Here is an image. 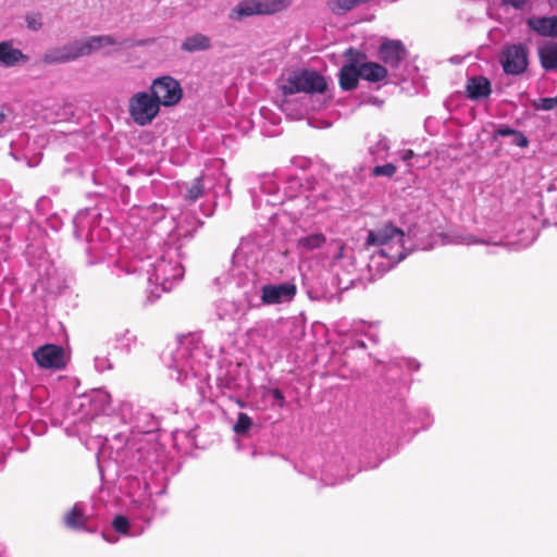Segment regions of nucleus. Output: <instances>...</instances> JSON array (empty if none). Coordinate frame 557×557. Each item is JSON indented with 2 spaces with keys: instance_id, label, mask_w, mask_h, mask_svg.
<instances>
[{
  "instance_id": "nucleus-32",
  "label": "nucleus",
  "mask_w": 557,
  "mask_h": 557,
  "mask_svg": "<svg viewBox=\"0 0 557 557\" xmlns=\"http://www.w3.org/2000/svg\"><path fill=\"white\" fill-rule=\"evenodd\" d=\"M216 310L220 319H225L227 317H231L232 313L236 312L235 305L224 299L218 304Z\"/></svg>"
},
{
  "instance_id": "nucleus-27",
  "label": "nucleus",
  "mask_w": 557,
  "mask_h": 557,
  "mask_svg": "<svg viewBox=\"0 0 557 557\" xmlns=\"http://www.w3.org/2000/svg\"><path fill=\"white\" fill-rule=\"evenodd\" d=\"M112 527L116 533L125 536H136L143 532V530L133 532L128 518L123 515L114 517L112 520Z\"/></svg>"
},
{
  "instance_id": "nucleus-24",
  "label": "nucleus",
  "mask_w": 557,
  "mask_h": 557,
  "mask_svg": "<svg viewBox=\"0 0 557 557\" xmlns=\"http://www.w3.org/2000/svg\"><path fill=\"white\" fill-rule=\"evenodd\" d=\"M158 426V422L154 417L146 411L138 412L136 416L137 437H141L147 444L148 442L143 437L144 434H149L154 431Z\"/></svg>"
},
{
  "instance_id": "nucleus-46",
  "label": "nucleus",
  "mask_w": 557,
  "mask_h": 557,
  "mask_svg": "<svg viewBox=\"0 0 557 557\" xmlns=\"http://www.w3.org/2000/svg\"><path fill=\"white\" fill-rule=\"evenodd\" d=\"M102 537L104 541H107L109 543H115L117 541V537L110 536L106 533H102Z\"/></svg>"
},
{
  "instance_id": "nucleus-25",
  "label": "nucleus",
  "mask_w": 557,
  "mask_h": 557,
  "mask_svg": "<svg viewBox=\"0 0 557 557\" xmlns=\"http://www.w3.org/2000/svg\"><path fill=\"white\" fill-rule=\"evenodd\" d=\"M539 54L541 64L546 71L557 69V41L542 47Z\"/></svg>"
},
{
  "instance_id": "nucleus-7",
  "label": "nucleus",
  "mask_w": 557,
  "mask_h": 557,
  "mask_svg": "<svg viewBox=\"0 0 557 557\" xmlns=\"http://www.w3.org/2000/svg\"><path fill=\"white\" fill-rule=\"evenodd\" d=\"M327 87L324 76L315 71L302 70L299 73L290 75L281 86L285 96L297 92L322 94Z\"/></svg>"
},
{
  "instance_id": "nucleus-22",
  "label": "nucleus",
  "mask_w": 557,
  "mask_h": 557,
  "mask_svg": "<svg viewBox=\"0 0 557 557\" xmlns=\"http://www.w3.org/2000/svg\"><path fill=\"white\" fill-rule=\"evenodd\" d=\"M529 25L542 36H557V16L532 18Z\"/></svg>"
},
{
  "instance_id": "nucleus-4",
  "label": "nucleus",
  "mask_w": 557,
  "mask_h": 557,
  "mask_svg": "<svg viewBox=\"0 0 557 557\" xmlns=\"http://www.w3.org/2000/svg\"><path fill=\"white\" fill-rule=\"evenodd\" d=\"M108 447L112 450V458L121 463L125 470H133L143 474L146 480V473L151 469V462L154 459V453L151 451L149 444L141 437L132 435L126 437L122 433L115 434L112 440L106 438Z\"/></svg>"
},
{
  "instance_id": "nucleus-8",
  "label": "nucleus",
  "mask_w": 557,
  "mask_h": 557,
  "mask_svg": "<svg viewBox=\"0 0 557 557\" xmlns=\"http://www.w3.org/2000/svg\"><path fill=\"white\" fill-rule=\"evenodd\" d=\"M159 112L160 106L151 92L138 91L128 100L129 116L139 126L149 125Z\"/></svg>"
},
{
  "instance_id": "nucleus-48",
  "label": "nucleus",
  "mask_w": 557,
  "mask_h": 557,
  "mask_svg": "<svg viewBox=\"0 0 557 557\" xmlns=\"http://www.w3.org/2000/svg\"><path fill=\"white\" fill-rule=\"evenodd\" d=\"M148 242H149V244H153L154 243V237H152V236L148 237Z\"/></svg>"
},
{
  "instance_id": "nucleus-12",
  "label": "nucleus",
  "mask_w": 557,
  "mask_h": 557,
  "mask_svg": "<svg viewBox=\"0 0 557 557\" xmlns=\"http://www.w3.org/2000/svg\"><path fill=\"white\" fill-rule=\"evenodd\" d=\"M296 295V286L292 283L267 284L261 288L263 305H276L290 301Z\"/></svg>"
},
{
  "instance_id": "nucleus-35",
  "label": "nucleus",
  "mask_w": 557,
  "mask_h": 557,
  "mask_svg": "<svg viewBox=\"0 0 557 557\" xmlns=\"http://www.w3.org/2000/svg\"><path fill=\"white\" fill-rule=\"evenodd\" d=\"M26 25L32 30H39L42 27L40 14H28L26 16Z\"/></svg>"
},
{
  "instance_id": "nucleus-42",
  "label": "nucleus",
  "mask_w": 557,
  "mask_h": 557,
  "mask_svg": "<svg viewBox=\"0 0 557 557\" xmlns=\"http://www.w3.org/2000/svg\"><path fill=\"white\" fill-rule=\"evenodd\" d=\"M529 0H503L505 4L511 5L515 9H522Z\"/></svg>"
},
{
  "instance_id": "nucleus-37",
  "label": "nucleus",
  "mask_w": 557,
  "mask_h": 557,
  "mask_svg": "<svg viewBox=\"0 0 557 557\" xmlns=\"http://www.w3.org/2000/svg\"><path fill=\"white\" fill-rule=\"evenodd\" d=\"M95 367L97 371L103 372L106 370L112 369V363L109 358L107 357H96L95 358Z\"/></svg>"
},
{
  "instance_id": "nucleus-34",
  "label": "nucleus",
  "mask_w": 557,
  "mask_h": 557,
  "mask_svg": "<svg viewBox=\"0 0 557 557\" xmlns=\"http://www.w3.org/2000/svg\"><path fill=\"white\" fill-rule=\"evenodd\" d=\"M396 166L393 163H386L384 165H377L372 170L374 176H387L391 177L396 173Z\"/></svg>"
},
{
  "instance_id": "nucleus-20",
  "label": "nucleus",
  "mask_w": 557,
  "mask_h": 557,
  "mask_svg": "<svg viewBox=\"0 0 557 557\" xmlns=\"http://www.w3.org/2000/svg\"><path fill=\"white\" fill-rule=\"evenodd\" d=\"M359 70L361 78L371 83L382 82L387 76L386 67L375 62L362 63Z\"/></svg>"
},
{
  "instance_id": "nucleus-43",
  "label": "nucleus",
  "mask_w": 557,
  "mask_h": 557,
  "mask_svg": "<svg viewBox=\"0 0 557 557\" xmlns=\"http://www.w3.org/2000/svg\"><path fill=\"white\" fill-rule=\"evenodd\" d=\"M351 348H360V349H363L367 347L366 343L361 339H355L352 343H351Z\"/></svg>"
},
{
  "instance_id": "nucleus-29",
  "label": "nucleus",
  "mask_w": 557,
  "mask_h": 557,
  "mask_svg": "<svg viewBox=\"0 0 557 557\" xmlns=\"http://www.w3.org/2000/svg\"><path fill=\"white\" fill-rule=\"evenodd\" d=\"M346 63L344 65H354L355 69H360L362 63H366L367 55L355 48H349L344 53Z\"/></svg>"
},
{
  "instance_id": "nucleus-16",
  "label": "nucleus",
  "mask_w": 557,
  "mask_h": 557,
  "mask_svg": "<svg viewBox=\"0 0 557 557\" xmlns=\"http://www.w3.org/2000/svg\"><path fill=\"white\" fill-rule=\"evenodd\" d=\"M64 524L71 530L94 532L87 527L88 516L85 515L82 503H76L64 516Z\"/></svg>"
},
{
  "instance_id": "nucleus-36",
  "label": "nucleus",
  "mask_w": 557,
  "mask_h": 557,
  "mask_svg": "<svg viewBox=\"0 0 557 557\" xmlns=\"http://www.w3.org/2000/svg\"><path fill=\"white\" fill-rule=\"evenodd\" d=\"M513 134H516V129L502 124L494 131L493 138L496 139L498 137L513 136Z\"/></svg>"
},
{
  "instance_id": "nucleus-2",
  "label": "nucleus",
  "mask_w": 557,
  "mask_h": 557,
  "mask_svg": "<svg viewBox=\"0 0 557 557\" xmlns=\"http://www.w3.org/2000/svg\"><path fill=\"white\" fill-rule=\"evenodd\" d=\"M209 356L205 348L195 343L194 338L186 337L180 341L177 348L172 352V362L169 364L175 373V380L188 387H195L202 396L206 394L209 374L207 372Z\"/></svg>"
},
{
  "instance_id": "nucleus-39",
  "label": "nucleus",
  "mask_w": 557,
  "mask_h": 557,
  "mask_svg": "<svg viewBox=\"0 0 557 557\" xmlns=\"http://www.w3.org/2000/svg\"><path fill=\"white\" fill-rule=\"evenodd\" d=\"M270 394L280 408H283L285 406V397L281 389L273 388L270 391Z\"/></svg>"
},
{
  "instance_id": "nucleus-3",
  "label": "nucleus",
  "mask_w": 557,
  "mask_h": 557,
  "mask_svg": "<svg viewBox=\"0 0 557 557\" xmlns=\"http://www.w3.org/2000/svg\"><path fill=\"white\" fill-rule=\"evenodd\" d=\"M408 238L404 231L392 223H385L368 232L366 244L368 246L379 247V251L371 257L370 267L380 265L379 259L384 258L386 262L382 263L384 270L391 269L403 261L411 247H407Z\"/></svg>"
},
{
  "instance_id": "nucleus-11",
  "label": "nucleus",
  "mask_w": 557,
  "mask_h": 557,
  "mask_svg": "<svg viewBox=\"0 0 557 557\" xmlns=\"http://www.w3.org/2000/svg\"><path fill=\"white\" fill-rule=\"evenodd\" d=\"M34 358L44 369L60 370L65 367L64 349L61 346L47 344L34 351Z\"/></svg>"
},
{
  "instance_id": "nucleus-31",
  "label": "nucleus",
  "mask_w": 557,
  "mask_h": 557,
  "mask_svg": "<svg viewBox=\"0 0 557 557\" xmlns=\"http://www.w3.org/2000/svg\"><path fill=\"white\" fill-rule=\"evenodd\" d=\"M535 110L549 111L557 107V96L550 98H540L532 102Z\"/></svg>"
},
{
  "instance_id": "nucleus-45",
  "label": "nucleus",
  "mask_w": 557,
  "mask_h": 557,
  "mask_svg": "<svg viewBox=\"0 0 557 557\" xmlns=\"http://www.w3.org/2000/svg\"><path fill=\"white\" fill-rule=\"evenodd\" d=\"M413 156H414V152L412 150H406L403 153L401 159L407 162V161L411 160L413 158Z\"/></svg>"
},
{
  "instance_id": "nucleus-40",
  "label": "nucleus",
  "mask_w": 557,
  "mask_h": 557,
  "mask_svg": "<svg viewBox=\"0 0 557 557\" xmlns=\"http://www.w3.org/2000/svg\"><path fill=\"white\" fill-rule=\"evenodd\" d=\"M463 244L466 245H471V244H493V245H502V240L497 242V240H485V239H475L473 236H469L467 238H465V240L462 242Z\"/></svg>"
},
{
  "instance_id": "nucleus-47",
  "label": "nucleus",
  "mask_w": 557,
  "mask_h": 557,
  "mask_svg": "<svg viewBox=\"0 0 557 557\" xmlns=\"http://www.w3.org/2000/svg\"><path fill=\"white\" fill-rule=\"evenodd\" d=\"M5 121V114L3 112V109L0 108V124H2Z\"/></svg>"
},
{
  "instance_id": "nucleus-17",
  "label": "nucleus",
  "mask_w": 557,
  "mask_h": 557,
  "mask_svg": "<svg viewBox=\"0 0 557 557\" xmlns=\"http://www.w3.org/2000/svg\"><path fill=\"white\" fill-rule=\"evenodd\" d=\"M28 57L22 50L13 48L11 41L0 42V64L4 67H12L18 63L27 62Z\"/></svg>"
},
{
  "instance_id": "nucleus-30",
  "label": "nucleus",
  "mask_w": 557,
  "mask_h": 557,
  "mask_svg": "<svg viewBox=\"0 0 557 557\" xmlns=\"http://www.w3.org/2000/svg\"><path fill=\"white\" fill-rule=\"evenodd\" d=\"M251 425V418L244 412H239L237 416V421L233 426V430L236 434L244 435L248 432Z\"/></svg>"
},
{
  "instance_id": "nucleus-23",
  "label": "nucleus",
  "mask_w": 557,
  "mask_h": 557,
  "mask_svg": "<svg viewBox=\"0 0 557 557\" xmlns=\"http://www.w3.org/2000/svg\"><path fill=\"white\" fill-rule=\"evenodd\" d=\"M211 47V40L208 36L197 33L187 37L181 45V50L189 53L205 51Z\"/></svg>"
},
{
  "instance_id": "nucleus-1",
  "label": "nucleus",
  "mask_w": 557,
  "mask_h": 557,
  "mask_svg": "<svg viewBox=\"0 0 557 557\" xmlns=\"http://www.w3.org/2000/svg\"><path fill=\"white\" fill-rule=\"evenodd\" d=\"M182 245L177 235L170 234L162 247L154 253L139 255L132 262L133 272H144L151 285L169 292L183 278Z\"/></svg>"
},
{
  "instance_id": "nucleus-5",
  "label": "nucleus",
  "mask_w": 557,
  "mask_h": 557,
  "mask_svg": "<svg viewBox=\"0 0 557 557\" xmlns=\"http://www.w3.org/2000/svg\"><path fill=\"white\" fill-rule=\"evenodd\" d=\"M116 44V40L110 35L90 36L85 40H74L63 46L49 48L42 54L41 60L48 65L67 63L87 57L102 47Z\"/></svg>"
},
{
  "instance_id": "nucleus-44",
  "label": "nucleus",
  "mask_w": 557,
  "mask_h": 557,
  "mask_svg": "<svg viewBox=\"0 0 557 557\" xmlns=\"http://www.w3.org/2000/svg\"><path fill=\"white\" fill-rule=\"evenodd\" d=\"M376 148L379 150H387L388 149V144H387V140L385 138L381 139L377 145H376Z\"/></svg>"
},
{
  "instance_id": "nucleus-28",
  "label": "nucleus",
  "mask_w": 557,
  "mask_h": 557,
  "mask_svg": "<svg viewBox=\"0 0 557 557\" xmlns=\"http://www.w3.org/2000/svg\"><path fill=\"white\" fill-rule=\"evenodd\" d=\"M205 186L202 184V178L197 177L193 181L190 185L186 187V190L183 191L184 198L190 203L196 202L203 195Z\"/></svg>"
},
{
  "instance_id": "nucleus-33",
  "label": "nucleus",
  "mask_w": 557,
  "mask_h": 557,
  "mask_svg": "<svg viewBox=\"0 0 557 557\" xmlns=\"http://www.w3.org/2000/svg\"><path fill=\"white\" fill-rule=\"evenodd\" d=\"M115 342L117 347L128 351L132 344L135 342V337L131 336L128 331H124L123 333L115 335Z\"/></svg>"
},
{
  "instance_id": "nucleus-26",
  "label": "nucleus",
  "mask_w": 557,
  "mask_h": 557,
  "mask_svg": "<svg viewBox=\"0 0 557 557\" xmlns=\"http://www.w3.org/2000/svg\"><path fill=\"white\" fill-rule=\"evenodd\" d=\"M326 242V237L322 233H313L302 236L297 240V248L301 251L309 252L321 248Z\"/></svg>"
},
{
  "instance_id": "nucleus-9",
  "label": "nucleus",
  "mask_w": 557,
  "mask_h": 557,
  "mask_svg": "<svg viewBox=\"0 0 557 557\" xmlns=\"http://www.w3.org/2000/svg\"><path fill=\"white\" fill-rule=\"evenodd\" d=\"M499 63L507 75L523 74L529 66V49L522 44L506 45L499 53Z\"/></svg>"
},
{
  "instance_id": "nucleus-14",
  "label": "nucleus",
  "mask_w": 557,
  "mask_h": 557,
  "mask_svg": "<svg viewBox=\"0 0 557 557\" xmlns=\"http://www.w3.org/2000/svg\"><path fill=\"white\" fill-rule=\"evenodd\" d=\"M273 11L269 9V5L257 0H243L238 2L228 14L232 21H243L247 17L270 14Z\"/></svg>"
},
{
  "instance_id": "nucleus-18",
  "label": "nucleus",
  "mask_w": 557,
  "mask_h": 557,
  "mask_svg": "<svg viewBox=\"0 0 557 557\" xmlns=\"http://www.w3.org/2000/svg\"><path fill=\"white\" fill-rule=\"evenodd\" d=\"M467 96L472 100H481L487 98L491 92V82L484 76H474L467 82Z\"/></svg>"
},
{
  "instance_id": "nucleus-6",
  "label": "nucleus",
  "mask_w": 557,
  "mask_h": 557,
  "mask_svg": "<svg viewBox=\"0 0 557 557\" xmlns=\"http://www.w3.org/2000/svg\"><path fill=\"white\" fill-rule=\"evenodd\" d=\"M99 213L91 209L81 210L74 218L75 235L79 237L86 230L88 245L86 247L87 263L89 265L96 264L104 257V247L101 244H95V230L91 224L96 221Z\"/></svg>"
},
{
  "instance_id": "nucleus-21",
  "label": "nucleus",
  "mask_w": 557,
  "mask_h": 557,
  "mask_svg": "<svg viewBox=\"0 0 557 557\" xmlns=\"http://www.w3.org/2000/svg\"><path fill=\"white\" fill-rule=\"evenodd\" d=\"M360 70L355 69L354 65H343L339 70L338 79L339 86L343 90H354L358 86Z\"/></svg>"
},
{
  "instance_id": "nucleus-19",
  "label": "nucleus",
  "mask_w": 557,
  "mask_h": 557,
  "mask_svg": "<svg viewBox=\"0 0 557 557\" xmlns=\"http://www.w3.org/2000/svg\"><path fill=\"white\" fill-rule=\"evenodd\" d=\"M129 510L139 520L149 522L154 512L152 500L149 496L143 498L133 499L129 505Z\"/></svg>"
},
{
  "instance_id": "nucleus-15",
  "label": "nucleus",
  "mask_w": 557,
  "mask_h": 557,
  "mask_svg": "<svg viewBox=\"0 0 557 557\" xmlns=\"http://www.w3.org/2000/svg\"><path fill=\"white\" fill-rule=\"evenodd\" d=\"M85 401L81 404L82 407L88 406L91 416H99L107 413L111 405V396L108 392L102 389L92 391L89 395L84 397Z\"/></svg>"
},
{
  "instance_id": "nucleus-13",
  "label": "nucleus",
  "mask_w": 557,
  "mask_h": 557,
  "mask_svg": "<svg viewBox=\"0 0 557 557\" xmlns=\"http://www.w3.org/2000/svg\"><path fill=\"white\" fill-rule=\"evenodd\" d=\"M406 54L407 50L400 40L385 39L379 48V59L392 69H397Z\"/></svg>"
},
{
  "instance_id": "nucleus-41",
  "label": "nucleus",
  "mask_w": 557,
  "mask_h": 557,
  "mask_svg": "<svg viewBox=\"0 0 557 557\" xmlns=\"http://www.w3.org/2000/svg\"><path fill=\"white\" fill-rule=\"evenodd\" d=\"M292 163L300 169H307L310 164L309 160L306 158L295 157L292 159Z\"/></svg>"
},
{
  "instance_id": "nucleus-49",
  "label": "nucleus",
  "mask_w": 557,
  "mask_h": 557,
  "mask_svg": "<svg viewBox=\"0 0 557 557\" xmlns=\"http://www.w3.org/2000/svg\"><path fill=\"white\" fill-rule=\"evenodd\" d=\"M262 188H263V190H264V191L273 193V190H272V189H268V188L265 187V185H263V187H262Z\"/></svg>"
},
{
  "instance_id": "nucleus-10",
  "label": "nucleus",
  "mask_w": 557,
  "mask_h": 557,
  "mask_svg": "<svg viewBox=\"0 0 557 557\" xmlns=\"http://www.w3.org/2000/svg\"><path fill=\"white\" fill-rule=\"evenodd\" d=\"M150 92L160 107H173L177 104L183 97V89L180 82L169 75L154 78L150 85Z\"/></svg>"
},
{
  "instance_id": "nucleus-38",
  "label": "nucleus",
  "mask_w": 557,
  "mask_h": 557,
  "mask_svg": "<svg viewBox=\"0 0 557 557\" xmlns=\"http://www.w3.org/2000/svg\"><path fill=\"white\" fill-rule=\"evenodd\" d=\"M513 136H515V139L512 141L513 145H516V146H518L520 148L528 147L529 139H528V137L523 133H521V132L516 129V134H513Z\"/></svg>"
}]
</instances>
